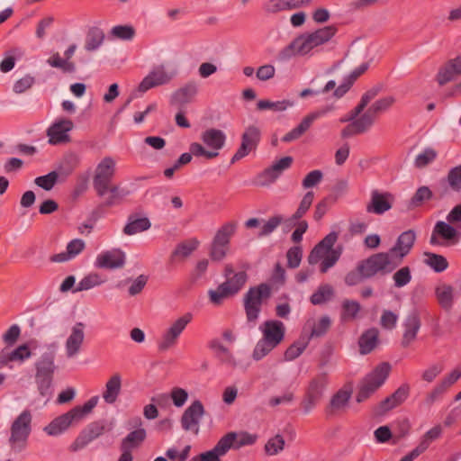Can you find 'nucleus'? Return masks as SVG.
<instances>
[{"label": "nucleus", "instance_id": "nucleus-8", "mask_svg": "<svg viewBox=\"0 0 461 461\" xmlns=\"http://www.w3.org/2000/svg\"><path fill=\"white\" fill-rule=\"evenodd\" d=\"M238 228L237 221H227L216 231L209 246V257L213 262L222 261L230 249V240Z\"/></svg>", "mask_w": 461, "mask_h": 461}, {"label": "nucleus", "instance_id": "nucleus-54", "mask_svg": "<svg viewBox=\"0 0 461 461\" xmlns=\"http://www.w3.org/2000/svg\"><path fill=\"white\" fill-rule=\"evenodd\" d=\"M284 221L281 215L270 217L267 221L262 220V225L258 233L259 237L267 236L272 233Z\"/></svg>", "mask_w": 461, "mask_h": 461}, {"label": "nucleus", "instance_id": "nucleus-39", "mask_svg": "<svg viewBox=\"0 0 461 461\" xmlns=\"http://www.w3.org/2000/svg\"><path fill=\"white\" fill-rule=\"evenodd\" d=\"M80 157L75 152H67L61 158L59 167L56 170L50 173H72L80 164Z\"/></svg>", "mask_w": 461, "mask_h": 461}, {"label": "nucleus", "instance_id": "nucleus-13", "mask_svg": "<svg viewBox=\"0 0 461 461\" xmlns=\"http://www.w3.org/2000/svg\"><path fill=\"white\" fill-rule=\"evenodd\" d=\"M270 296V287L261 284L250 288L245 295L244 305L249 321H255L260 312L262 302Z\"/></svg>", "mask_w": 461, "mask_h": 461}, {"label": "nucleus", "instance_id": "nucleus-60", "mask_svg": "<svg viewBox=\"0 0 461 461\" xmlns=\"http://www.w3.org/2000/svg\"><path fill=\"white\" fill-rule=\"evenodd\" d=\"M35 83V77L31 75H25L23 77L14 82L13 91L15 94H23L30 89Z\"/></svg>", "mask_w": 461, "mask_h": 461}, {"label": "nucleus", "instance_id": "nucleus-35", "mask_svg": "<svg viewBox=\"0 0 461 461\" xmlns=\"http://www.w3.org/2000/svg\"><path fill=\"white\" fill-rule=\"evenodd\" d=\"M221 438H230V449L231 447L240 448L245 446H251L256 443L258 439V436L256 434H251L247 431H242L240 433L230 432L223 436Z\"/></svg>", "mask_w": 461, "mask_h": 461}, {"label": "nucleus", "instance_id": "nucleus-1", "mask_svg": "<svg viewBox=\"0 0 461 461\" xmlns=\"http://www.w3.org/2000/svg\"><path fill=\"white\" fill-rule=\"evenodd\" d=\"M337 32L335 25H329L312 32L300 34L279 51L277 59L286 61L297 55H306L314 48L330 41Z\"/></svg>", "mask_w": 461, "mask_h": 461}, {"label": "nucleus", "instance_id": "nucleus-12", "mask_svg": "<svg viewBox=\"0 0 461 461\" xmlns=\"http://www.w3.org/2000/svg\"><path fill=\"white\" fill-rule=\"evenodd\" d=\"M327 384L328 378L325 373L316 375L309 382L301 403L304 413H310L315 408L323 396Z\"/></svg>", "mask_w": 461, "mask_h": 461}, {"label": "nucleus", "instance_id": "nucleus-53", "mask_svg": "<svg viewBox=\"0 0 461 461\" xmlns=\"http://www.w3.org/2000/svg\"><path fill=\"white\" fill-rule=\"evenodd\" d=\"M146 437V432L143 429H136L123 439L122 445L125 446V447L134 449L139 447V445L144 440Z\"/></svg>", "mask_w": 461, "mask_h": 461}, {"label": "nucleus", "instance_id": "nucleus-59", "mask_svg": "<svg viewBox=\"0 0 461 461\" xmlns=\"http://www.w3.org/2000/svg\"><path fill=\"white\" fill-rule=\"evenodd\" d=\"M437 157V152L432 148H427L415 158V166L423 167L431 163Z\"/></svg>", "mask_w": 461, "mask_h": 461}, {"label": "nucleus", "instance_id": "nucleus-29", "mask_svg": "<svg viewBox=\"0 0 461 461\" xmlns=\"http://www.w3.org/2000/svg\"><path fill=\"white\" fill-rule=\"evenodd\" d=\"M150 227L151 222L148 217L133 213L128 216L127 222L122 229V232L127 236H132L148 230Z\"/></svg>", "mask_w": 461, "mask_h": 461}, {"label": "nucleus", "instance_id": "nucleus-9", "mask_svg": "<svg viewBox=\"0 0 461 461\" xmlns=\"http://www.w3.org/2000/svg\"><path fill=\"white\" fill-rule=\"evenodd\" d=\"M391 371V366L381 363L367 374L360 382L356 400L362 402L368 399L387 379Z\"/></svg>", "mask_w": 461, "mask_h": 461}, {"label": "nucleus", "instance_id": "nucleus-64", "mask_svg": "<svg viewBox=\"0 0 461 461\" xmlns=\"http://www.w3.org/2000/svg\"><path fill=\"white\" fill-rule=\"evenodd\" d=\"M303 257V251L300 247L291 248L286 254L287 265L291 268H296L299 267Z\"/></svg>", "mask_w": 461, "mask_h": 461}, {"label": "nucleus", "instance_id": "nucleus-18", "mask_svg": "<svg viewBox=\"0 0 461 461\" xmlns=\"http://www.w3.org/2000/svg\"><path fill=\"white\" fill-rule=\"evenodd\" d=\"M73 127V122L69 119H60L55 122L47 130V135L50 138L49 142L56 145L68 141L69 136L68 132L70 131Z\"/></svg>", "mask_w": 461, "mask_h": 461}, {"label": "nucleus", "instance_id": "nucleus-28", "mask_svg": "<svg viewBox=\"0 0 461 461\" xmlns=\"http://www.w3.org/2000/svg\"><path fill=\"white\" fill-rule=\"evenodd\" d=\"M392 195L389 193H380L375 190L371 194V200L366 210L375 214H383L392 207Z\"/></svg>", "mask_w": 461, "mask_h": 461}, {"label": "nucleus", "instance_id": "nucleus-37", "mask_svg": "<svg viewBox=\"0 0 461 461\" xmlns=\"http://www.w3.org/2000/svg\"><path fill=\"white\" fill-rule=\"evenodd\" d=\"M202 140L209 148L219 150L224 146L226 135L221 130L208 129L203 132Z\"/></svg>", "mask_w": 461, "mask_h": 461}, {"label": "nucleus", "instance_id": "nucleus-52", "mask_svg": "<svg viewBox=\"0 0 461 461\" xmlns=\"http://www.w3.org/2000/svg\"><path fill=\"white\" fill-rule=\"evenodd\" d=\"M208 295L212 303L215 305L221 304L225 299L233 296L232 294L221 284L216 289L208 291Z\"/></svg>", "mask_w": 461, "mask_h": 461}, {"label": "nucleus", "instance_id": "nucleus-3", "mask_svg": "<svg viewBox=\"0 0 461 461\" xmlns=\"http://www.w3.org/2000/svg\"><path fill=\"white\" fill-rule=\"evenodd\" d=\"M99 402L98 396H93L82 406H76L68 412L55 418L50 423L44 427L43 431L49 436H59L67 431L71 426L82 421Z\"/></svg>", "mask_w": 461, "mask_h": 461}, {"label": "nucleus", "instance_id": "nucleus-62", "mask_svg": "<svg viewBox=\"0 0 461 461\" xmlns=\"http://www.w3.org/2000/svg\"><path fill=\"white\" fill-rule=\"evenodd\" d=\"M307 342L298 341L292 344L285 352L284 357L285 361H292L298 357L306 348Z\"/></svg>", "mask_w": 461, "mask_h": 461}, {"label": "nucleus", "instance_id": "nucleus-51", "mask_svg": "<svg viewBox=\"0 0 461 461\" xmlns=\"http://www.w3.org/2000/svg\"><path fill=\"white\" fill-rule=\"evenodd\" d=\"M440 186L444 194L449 192H461V175H447L442 179Z\"/></svg>", "mask_w": 461, "mask_h": 461}, {"label": "nucleus", "instance_id": "nucleus-2", "mask_svg": "<svg viewBox=\"0 0 461 461\" xmlns=\"http://www.w3.org/2000/svg\"><path fill=\"white\" fill-rule=\"evenodd\" d=\"M56 347L49 345L48 350L41 355L34 364L35 383L39 394L44 399L45 405L52 396V381L56 370L55 366Z\"/></svg>", "mask_w": 461, "mask_h": 461}, {"label": "nucleus", "instance_id": "nucleus-23", "mask_svg": "<svg viewBox=\"0 0 461 461\" xmlns=\"http://www.w3.org/2000/svg\"><path fill=\"white\" fill-rule=\"evenodd\" d=\"M458 230L460 229L456 228L452 223H449L447 221H438L434 226L432 235L430 238V243L439 244L437 236L441 237L444 240L456 243L458 241L460 238V233Z\"/></svg>", "mask_w": 461, "mask_h": 461}, {"label": "nucleus", "instance_id": "nucleus-32", "mask_svg": "<svg viewBox=\"0 0 461 461\" xmlns=\"http://www.w3.org/2000/svg\"><path fill=\"white\" fill-rule=\"evenodd\" d=\"M230 438H221L213 448L198 455V461H221V457L230 450Z\"/></svg>", "mask_w": 461, "mask_h": 461}, {"label": "nucleus", "instance_id": "nucleus-49", "mask_svg": "<svg viewBox=\"0 0 461 461\" xmlns=\"http://www.w3.org/2000/svg\"><path fill=\"white\" fill-rule=\"evenodd\" d=\"M351 393L346 390H339L330 400V411H337L344 409L349 402Z\"/></svg>", "mask_w": 461, "mask_h": 461}, {"label": "nucleus", "instance_id": "nucleus-42", "mask_svg": "<svg viewBox=\"0 0 461 461\" xmlns=\"http://www.w3.org/2000/svg\"><path fill=\"white\" fill-rule=\"evenodd\" d=\"M331 321L329 316H322L317 321H308L307 326L311 328L310 337H321L330 328Z\"/></svg>", "mask_w": 461, "mask_h": 461}, {"label": "nucleus", "instance_id": "nucleus-11", "mask_svg": "<svg viewBox=\"0 0 461 461\" xmlns=\"http://www.w3.org/2000/svg\"><path fill=\"white\" fill-rule=\"evenodd\" d=\"M192 319L193 315L187 312L170 321L167 327L161 332L157 341L158 351L167 352L173 348L177 344L184 330L192 321Z\"/></svg>", "mask_w": 461, "mask_h": 461}, {"label": "nucleus", "instance_id": "nucleus-38", "mask_svg": "<svg viewBox=\"0 0 461 461\" xmlns=\"http://www.w3.org/2000/svg\"><path fill=\"white\" fill-rule=\"evenodd\" d=\"M105 35L104 31L99 27H91L86 35L85 50L86 51H95L104 43Z\"/></svg>", "mask_w": 461, "mask_h": 461}, {"label": "nucleus", "instance_id": "nucleus-24", "mask_svg": "<svg viewBox=\"0 0 461 461\" xmlns=\"http://www.w3.org/2000/svg\"><path fill=\"white\" fill-rule=\"evenodd\" d=\"M403 333L402 339V345L408 347L412 343L417 337L418 331L420 328V320L416 312H411L402 322Z\"/></svg>", "mask_w": 461, "mask_h": 461}, {"label": "nucleus", "instance_id": "nucleus-48", "mask_svg": "<svg viewBox=\"0 0 461 461\" xmlns=\"http://www.w3.org/2000/svg\"><path fill=\"white\" fill-rule=\"evenodd\" d=\"M314 198V194L312 191L307 192L300 202V204L295 212L291 216L289 221L295 222L301 219L311 207Z\"/></svg>", "mask_w": 461, "mask_h": 461}, {"label": "nucleus", "instance_id": "nucleus-7", "mask_svg": "<svg viewBox=\"0 0 461 461\" xmlns=\"http://www.w3.org/2000/svg\"><path fill=\"white\" fill-rule=\"evenodd\" d=\"M32 419L31 412L24 410L13 421L8 438V446L12 453L19 454L26 448L32 431Z\"/></svg>", "mask_w": 461, "mask_h": 461}, {"label": "nucleus", "instance_id": "nucleus-44", "mask_svg": "<svg viewBox=\"0 0 461 461\" xmlns=\"http://www.w3.org/2000/svg\"><path fill=\"white\" fill-rule=\"evenodd\" d=\"M333 296V288L328 284L321 285L311 296V303L314 305L322 304Z\"/></svg>", "mask_w": 461, "mask_h": 461}, {"label": "nucleus", "instance_id": "nucleus-20", "mask_svg": "<svg viewBox=\"0 0 461 461\" xmlns=\"http://www.w3.org/2000/svg\"><path fill=\"white\" fill-rule=\"evenodd\" d=\"M415 240V232L411 230H406L398 237L395 245L390 249V252L400 264H402L403 258L410 253Z\"/></svg>", "mask_w": 461, "mask_h": 461}, {"label": "nucleus", "instance_id": "nucleus-36", "mask_svg": "<svg viewBox=\"0 0 461 461\" xmlns=\"http://www.w3.org/2000/svg\"><path fill=\"white\" fill-rule=\"evenodd\" d=\"M378 330L371 328L360 336L358 345L362 355H366L375 349L378 343Z\"/></svg>", "mask_w": 461, "mask_h": 461}, {"label": "nucleus", "instance_id": "nucleus-56", "mask_svg": "<svg viewBox=\"0 0 461 461\" xmlns=\"http://www.w3.org/2000/svg\"><path fill=\"white\" fill-rule=\"evenodd\" d=\"M199 246V241L196 239H191L177 245L175 250V255L177 257L186 258L192 254Z\"/></svg>", "mask_w": 461, "mask_h": 461}, {"label": "nucleus", "instance_id": "nucleus-15", "mask_svg": "<svg viewBox=\"0 0 461 461\" xmlns=\"http://www.w3.org/2000/svg\"><path fill=\"white\" fill-rule=\"evenodd\" d=\"M204 414V408L198 400L193 402L182 414L180 422L182 429L194 435L199 433L200 421Z\"/></svg>", "mask_w": 461, "mask_h": 461}, {"label": "nucleus", "instance_id": "nucleus-27", "mask_svg": "<svg viewBox=\"0 0 461 461\" xmlns=\"http://www.w3.org/2000/svg\"><path fill=\"white\" fill-rule=\"evenodd\" d=\"M103 426L96 423L90 424L86 429H84L80 433V435L70 446L71 451L77 452L84 448L86 445H88L94 439L98 438L103 433Z\"/></svg>", "mask_w": 461, "mask_h": 461}, {"label": "nucleus", "instance_id": "nucleus-33", "mask_svg": "<svg viewBox=\"0 0 461 461\" xmlns=\"http://www.w3.org/2000/svg\"><path fill=\"white\" fill-rule=\"evenodd\" d=\"M86 247V243L81 239L72 240L68 245L64 252L58 253L51 257V261L62 263L76 258L80 254Z\"/></svg>", "mask_w": 461, "mask_h": 461}, {"label": "nucleus", "instance_id": "nucleus-25", "mask_svg": "<svg viewBox=\"0 0 461 461\" xmlns=\"http://www.w3.org/2000/svg\"><path fill=\"white\" fill-rule=\"evenodd\" d=\"M171 77L162 68H156L150 71L140 83L138 90L145 93L152 87L165 85L170 81Z\"/></svg>", "mask_w": 461, "mask_h": 461}, {"label": "nucleus", "instance_id": "nucleus-50", "mask_svg": "<svg viewBox=\"0 0 461 461\" xmlns=\"http://www.w3.org/2000/svg\"><path fill=\"white\" fill-rule=\"evenodd\" d=\"M293 103L288 100H282V101H276L272 102L269 100H259L257 104V108L260 111L263 110H273L275 112H282L286 110L289 106H292Z\"/></svg>", "mask_w": 461, "mask_h": 461}, {"label": "nucleus", "instance_id": "nucleus-63", "mask_svg": "<svg viewBox=\"0 0 461 461\" xmlns=\"http://www.w3.org/2000/svg\"><path fill=\"white\" fill-rule=\"evenodd\" d=\"M58 182V175H41L35 178L34 183L39 187L50 191Z\"/></svg>", "mask_w": 461, "mask_h": 461}, {"label": "nucleus", "instance_id": "nucleus-58", "mask_svg": "<svg viewBox=\"0 0 461 461\" xmlns=\"http://www.w3.org/2000/svg\"><path fill=\"white\" fill-rule=\"evenodd\" d=\"M456 77V74L453 70V68H449V64L447 62L443 67H441L437 74V81L439 86H444L447 83L454 80Z\"/></svg>", "mask_w": 461, "mask_h": 461}, {"label": "nucleus", "instance_id": "nucleus-5", "mask_svg": "<svg viewBox=\"0 0 461 461\" xmlns=\"http://www.w3.org/2000/svg\"><path fill=\"white\" fill-rule=\"evenodd\" d=\"M338 235L335 232L329 233L322 240H321L311 251L308 256L310 265H315L321 262L320 270L326 273L339 259L341 250L335 249Z\"/></svg>", "mask_w": 461, "mask_h": 461}, {"label": "nucleus", "instance_id": "nucleus-14", "mask_svg": "<svg viewBox=\"0 0 461 461\" xmlns=\"http://www.w3.org/2000/svg\"><path fill=\"white\" fill-rule=\"evenodd\" d=\"M332 110V105H327L308 113L306 116L303 118L301 122L295 128H294L292 131H290L289 132L283 136L282 141L291 142L293 140L299 139L311 128V126L316 120L325 116Z\"/></svg>", "mask_w": 461, "mask_h": 461}, {"label": "nucleus", "instance_id": "nucleus-30", "mask_svg": "<svg viewBox=\"0 0 461 461\" xmlns=\"http://www.w3.org/2000/svg\"><path fill=\"white\" fill-rule=\"evenodd\" d=\"M209 348L213 351L215 357L219 359V361L224 365H227L230 367H237L238 361L236 360L232 352L225 347L222 342H221L218 339H212L209 342Z\"/></svg>", "mask_w": 461, "mask_h": 461}, {"label": "nucleus", "instance_id": "nucleus-10", "mask_svg": "<svg viewBox=\"0 0 461 461\" xmlns=\"http://www.w3.org/2000/svg\"><path fill=\"white\" fill-rule=\"evenodd\" d=\"M400 265L389 250L369 257L358 265V269L363 273L364 277H371L377 273H392Z\"/></svg>", "mask_w": 461, "mask_h": 461}, {"label": "nucleus", "instance_id": "nucleus-61", "mask_svg": "<svg viewBox=\"0 0 461 461\" xmlns=\"http://www.w3.org/2000/svg\"><path fill=\"white\" fill-rule=\"evenodd\" d=\"M11 358L13 362L23 363L32 357V352L27 344H23L15 349L10 350Z\"/></svg>", "mask_w": 461, "mask_h": 461}, {"label": "nucleus", "instance_id": "nucleus-16", "mask_svg": "<svg viewBox=\"0 0 461 461\" xmlns=\"http://www.w3.org/2000/svg\"><path fill=\"white\" fill-rule=\"evenodd\" d=\"M85 341V324L75 323L67 337L64 344L65 355L68 358L76 357L81 351Z\"/></svg>", "mask_w": 461, "mask_h": 461}, {"label": "nucleus", "instance_id": "nucleus-6", "mask_svg": "<svg viewBox=\"0 0 461 461\" xmlns=\"http://www.w3.org/2000/svg\"><path fill=\"white\" fill-rule=\"evenodd\" d=\"M394 103V98L387 96L376 100L363 114L350 126L341 131L342 138H349L366 132L374 124L376 116L389 109Z\"/></svg>", "mask_w": 461, "mask_h": 461}, {"label": "nucleus", "instance_id": "nucleus-4", "mask_svg": "<svg viewBox=\"0 0 461 461\" xmlns=\"http://www.w3.org/2000/svg\"><path fill=\"white\" fill-rule=\"evenodd\" d=\"M262 338L257 342L252 357L256 361L261 360L276 348L285 339V326L279 321H267L259 326Z\"/></svg>", "mask_w": 461, "mask_h": 461}, {"label": "nucleus", "instance_id": "nucleus-43", "mask_svg": "<svg viewBox=\"0 0 461 461\" xmlns=\"http://www.w3.org/2000/svg\"><path fill=\"white\" fill-rule=\"evenodd\" d=\"M104 283V280L102 278V276L99 274L90 273V274L86 275V276H84L79 281L77 287L73 290V293L86 291V290L92 289L95 286H99Z\"/></svg>", "mask_w": 461, "mask_h": 461}, {"label": "nucleus", "instance_id": "nucleus-45", "mask_svg": "<svg viewBox=\"0 0 461 461\" xmlns=\"http://www.w3.org/2000/svg\"><path fill=\"white\" fill-rule=\"evenodd\" d=\"M423 256H424V259H423L424 263L426 265H428L429 267H430L436 272H442L448 266L446 258H444L441 255L425 252Z\"/></svg>", "mask_w": 461, "mask_h": 461}, {"label": "nucleus", "instance_id": "nucleus-47", "mask_svg": "<svg viewBox=\"0 0 461 461\" xmlns=\"http://www.w3.org/2000/svg\"><path fill=\"white\" fill-rule=\"evenodd\" d=\"M136 34V31L132 25H116L110 31V36L122 41H131Z\"/></svg>", "mask_w": 461, "mask_h": 461}, {"label": "nucleus", "instance_id": "nucleus-26", "mask_svg": "<svg viewBox=\"0 0 461 461\" xmlns=\"http://www.w3.org/2000/svg\"><path fill=\"white\" fill-rule=\"evenodd\" d=\"M197 93V84L194 81H190L172 94L170 104L183 106L191 103Z\"/></svg>", "mask_w": 461, "mask_h": 461}, {"label": "nucleus", "instance_id": "nucleus-17", "mask_svg": "<svg viewBox=\"0 0 461 461\" xmlns=\"http://www.w3.org/2000/svg\"><path fill=\"white\" fill-rule=\"evenodd\" d=\"M260 140V131L256 126H249L246 129L241 137V144L233 155L230 164L246 157L251 150L255 149Z\"/></svg>", "mask_w": 461, "mask_h": 461}, {"label": "nucleus", "instance_id": "nucleus-34", "mask_svg": "<svg viewBox=\"0 0 461 461\" xmlns=\"http://www.w3.org/2000/svg\"><path fill=\"white\" fill-rule=\"evenodd\" d=\"M94 187L101 196L111 194L114 196L117 192V185L113 183L111 175H95L93 180Z\"/></svg>", "mask_w": 461, "mask_h": 461}, {"label": "nucleus", "instance_id": "nucleus-19", "mask_svg": "<svg viewBox=\"0 0 461 461\" xmlns=\"http://www.w3.org/2000/svg\"><path fill=\"white\" fill-rule=\"evenodd\" d=\"M409 392L410 387L408 384L401 385L393 394L385 398L375 407V412L377 415H383L401 405L407 399Z\"/></svg>", "mask_w": 461, "mask_h": 461}, {"label": "nucleus", "instance_id": "nucleus-21", "mask_svg": "<svg viewBox=\"0 0 461 461\" xmlns=\"http://www.w3.org/2000/svg\"><path fill=\"white\" fill-rule=\"evenodd\" d=\"M125 263V254L118 249L106 250L97 255L95 266L99 268H120Z\"/></svg>", "mask_w": 461, "mask_h": 461}, {"label": "nucleus", "instance_id": "nucleus-31", "mask_svg": "<svg viewBox=\"0 0 461 461\" xmlns=\"http://www.w3.org/2000/svg\"><path fill=\"white\" fill-rule=\"evenodd\" d=\"M122 389V376L120 374H113L106 382L104 390L102 393L104 401L108 404H113L117 401V398Z\"/></svg>", "mask_w": 461, "mask_h": 461}, {"label": "nucleus", "instance_id": "nucleus-55", "mask_svg": "<svg viewBox=\"0 0 461 461\" xmlns=\"http://www.w3.org/2000/svg\"><path fill=\"white\" fill-rule=\"evenodd\" d=\"M394 286L397 288L407 285L411 280V272L409 267H402L393 276Z\"/></svg>", "mask_w": 461, "mask_h": 461}, {"label": "nucleus", "instance_id": "nucleus-46", "mask_svg": "<svg viewBox=\"0 0 461 461\" xmlns=\"http://www.w3.org/2000/svg\"><path fill=\"white\" fill-rule=\"evenodd\" d=\"M361 310L360 304L354 300H345L342 303L341 319L344 321L355 320Z\"/></svg>", "mask_w": 461, "mask_h": 461}, {"label": "nucleus", "instance_id": "nucleus-57", "mask_svg": "<svg viewBox=\"0 0 461 461\" xmlns=\"http://www.w3.org/2000/svg\"><path fill=\"white\" fill-rule=\"evenodd\" d=\"M285 439L281 435L271 438L265 445V451L269 456L277 455L284 449Z\"/></svg>", "mask_w": 461, "mask_h": 461}, {"label": "nucleus", "instance_id": "nucleus-22", "mask_svg": "<svg viewBox=\"0 0 461 461\" xmlns=\"http://www.w3.org/2000/svg\"><path fill=\"white\" fill-rule=\"evenodd\" d=\"M76 50L77 45L71 44L65 50L64 59L60 57L59 53L56 52L47 59V63L52 68H59L65 74L75 73L77 70L76 64L73 61H70V59L73 57Z\"/></svg>", "mask_w": 461, "mask_h": 461}, {"label": "nucleus", "instance_id": "nucleus-41", "mask_svg": "<svg viewBox=\"0 0 461 461\" xmlns=\"http://www.w3.org/2000/svg\"><path fill=\"white\" fill-rule=\"evenodd\" d=\"M248 279L246 272H237L232 276L226 277L225 282L222 285L230 290L232 295L238 294L244 286Z\"/></svg>", "mask_w": 461, "mask_h": 461}, {"label": "nucleus", "instance_id": "nucleus-40", "mask_svg": "<svg viewBox=\"0 0 461 461\" xmlns=\"http://www.w3.org/2000/svg\"><path fill=\"white\" fill-rule=\"evenodd\" d=\"M436 295L439 304L445 309H450L452 307L455 289L452 285L447 284H440L436 288Z\"/></svg>", "mask_w": 461, "mask_h": 461}]
</instances>
